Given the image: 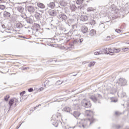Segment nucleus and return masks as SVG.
<instances>
[{
  "mask_svg": "<svg viewBox=\"0 0 129 129\" xmlns=\"http://www.w3.org/2000/svg\"><path fill=\"white\" fill-rule=\"evenodd\" d=\"M47 7L50 9H54L55 8V3L54 2H50L47 4Z\"/></svg>",
  "mask_w": 129,
  "mask_h": 129,
  "instance_id": "a211bd4d",
  "label": "nucleus"
},
{
  "mask_svg": "<svg viewBox=\"0 0 129 129\" xmlns=\"http://www.w3.org/2000/svg\"><path fill=\"white\" fill-rule=\"evenodd\" d=\"M118 83L120 86H125V85H126V83H127V82L125 79L120 78L119 79Z\"/></svg>",
  "mask_w": 129,
  "mask_h": 129,
  "instance_id": "20e7f679",
  "label": "nucleus"
},
{
  "mask_svg": "<svg viewBox=\"0 0 129 129\" xmlns=\"http://www.w3.org/2000/svg\"><path fill=\"white\" fill-rule=\"evenodd\" d=\"M3 29H5L6 28V26L5 25H2Z\"/></svg>",
  "mask_w": 129,
  "mask_h": 129,
  "instance_id": "5fc2aeb1",
  "label": "nucleus"
},
{
  "mask_svg": "<svg viewBox=\"0 0 129 129\" xmlns=\"http://www.w3.org/2000/svg\"><path fill=\"white\" fill-rule=\"evenodd\" d=\"M35 19L36 20H40L41 19V17L42 16L41 15V14L39 13V12H37L36 14H35Z\"/></svg>",
  "mask_w": 129,
  "mask_h": 129,
  "instance_id": "6ab92c4d",
  "label": "nucleus"
},
{
  "mask_svg": "<svg viewBox=\"0 0 129 129\" xmlns=\"http://www.w3.org/2000/svg\"><path fill=\"white\" fill-rule=\"evenodd\" d=\"M85 114L87 116H92L94 113H93V112L91 110H86L85 112Z\"/></svg>",
  "mask_w": 129,
  "mask_h": 129,
  "instance_id": "9b49d317",
  "label": "nucleus"
},
{
  "mask_svg": "<svg viewBox=\"0 0 129 129\" xmlns=\"http://www.w3.org/2000/svg\"><path fill=\"white\" fill-rule=\"evenodd\" d=\"M95 121H96V120L94 118H92L91 119H84L79 122L78 125L79 127L86 128V127L90 126V125H91V124L94 122H95Z\"/></svg>",
  "mask_w": 129,
  "mask_h": 129,
  "instance_id": "f257e3e1",
  "label": "nucleus"
},
{
  "mask_svg": "<svg viewBox=\"0 0 129 129\" xmlns=\"http://www.w3.org/2000/svg\"><path fill=\"white\" fill-rule=\"evenodd\" d=\"M40 91H42L44 90V88L41 87L40 88Z\"/></svg>",
  "mask_w": 129,
  "mask_h": 129,
  "instance_id": "6e6d98bb",
  "label": "nucleus"
},
{
  "mask_svg": "<svg viewBox=\"0 0 129 129\" xmlns=\"http://www.w3.org/2000/svg\"><path fill=\"white\" fill-rule=\"evenodd\" d=\"M57 18L59 19V20L62 21L67 20V16L61 12L60 13H58Z\"/></svg>",
  "mask_w": 129,
  "mask_h": 129,
  "instance_id": "7ed1b4c3",
  "label": "nucleus"
},
{
  "mask_svg": "<svg viewBox=\"0 0 129 129\" xmlns=\"http://www.w3.org/2000/svg\"><path fill=\"white\" fill-rule=\"evenodd\" d=\"M115 114H116V115H120V114H121V113L120 112L116 111L115 112Z\"/></svg>",
  "mask_w": 129,
  "mask_h": 129,
  "instance_id": "37998d69",
  "label": "nucleus"
},
{
  "mask_svg": "<svg viewBox=\"0 0 129 129\" xmlns=\"http://www.w3.org/2000/svg\"><path fill=\"white\" fill-rule=\"evenodd\" d=\"M103 51H104V52H108V53H110V52H113V48L111 49L106 48L103 49Z\"/></svg>",
  "mask_w": 129,
  "mask_h": 129,
  "instance_id": "393cba45",
  "label": "nucleus"
},
{
  "mask_svg": "<svg viewBox=\"0 0 129 129\" xmlns=\"http://www.w3.org/2000/svg\"><path fill=\"white\" fill-rule=\"evenodd\" d=\"M95 64V62L94 61H92L90 63H89L88 66L89 67H92Z\"/></svg>",
  "mask_w": 129,
  "mask_h": 129,
  "instance_id": "72a5a7b5",
  "label": "nucleus"
},
{
  "mask_svg": "<svg viewBox=\"0 0 129 129\" xmlns=\"http://www.w3.org/2000/svg\"><path fill=\"white\" fill-rule=\"evenodd\" d=\"M94 10V9H93V8H92V7H89L87 9V11L88 12H93Z\"/></svg>",
  "mask_w": 129,
  "mask_h": 129,
  "instance_id": "f704fd0d",
  "label": "nucleus"
},
{
  "mask_svg": "<svg viewBox=\"0 0 129 129\" xmlns=\"http://www.w3.org/2000/svg\"><path fill=\"white\" fill-rule=\"evenodd\" d=\"M96 24V22H95V20L94 19H91L90 21V24L92 26H94V25H95Z\"/></svg>",
  "mask_w": 129,
  "mask_h": 129,
  "instance_id": "c85d7f7f",
  "label": "nucleus"
},
{
  "mask_svg": "<svg viewBox=\"0 0 129 129\" xmlns=\"http://www.w3.org/2000/svg\"><path fill=\"white\" fill-rule=\"evenodd\" d=\"M125 129H129V127L127 126V127H126V128Z\"/></svg>",
  "mask_w": 129,
  "mask_h": 129,
  "instance_id": "680f3d73",
  "label": "nucleus"
},
{
  "mask_svg": "<svg viewBox=\"0 0 129 129\" xmlns=\"http://www.w3.org/2000/svg\"><path fill=\"white\" fill-rule=\"evenodd\" d=\"M116 127H117V128H120V127H121V126L120 125H117L116 126Z\"/></svg>",
  "mask_w": 129,
  "mask_h": 129,
  "instance_id": "864d4df0",
  "label": "nucleus"
},
{
  "mask_svg": "<svg viewBox=\"0 0 129 129\" xmlns=\"http://www.w3.org/2000/svg\"><path fill=\"white\" fill-rule=\"evenodd\" d=\"M4 18H10L11 17V13L5 11L4 13Z\"/></svg>",
  "mask_w": 129,
  "mask_h": 129,
  "instance_id": "412c9836",
  "label": "nucleus"
},
{
  "mask_svg": "<svg viewBox=\"0 0 129 129\" xmlns=\"http://www.w3.org/2000/svg\"><path fill=\"white\" fill-rule=\"evenodd\" d=\"M4 9H6L5 5H0V10H4Z\"/></svg>",
  "mask_w": 129,
  "mask_h": 129,
  "instance_id": "79ce46f5",
  "label": "nucleus"
},
{
  "mask_svg": "<svg viewBox=\"0 0 129 129\" xmlns=\"http://www.w3.org/2000/svg\"><path fill=\"white\" fill-rule=\"evenodd\" d=\"M72 26V29H77V24H73Z\"/></svg>",
  "mask_w": 129,
  "mask_h": 129,
  "instance_id": "ea45409f",
  "label": "nucleus"
},
{
  "mask_svg": "<svg viewBox=\"0 0 129 129\" xmlns=\"http://www.w3.org/2000/svg\"><path fill=\"white\" fill-rule=\"evenodd\" d=\"M107 90L110 92V93H112L113 91H114V89L113 88V87H111L109 86H107Z\"/></svg>",
  "mask_w": 129,
  "mask_h": 129,
  "instance_id": "2eb2a0df",
  "label": "nucleus"
},
{
  "mask_svg": "<svg viewBox=\"0 0 129 129\" xmlns=\"http://www.w3.org/2000/svg\"><path fill=\"white\" fill-rule=\"evenodd\" d=\"M16 27L18 29H22V28H23V24H22V23H21L20 22L17 23L16 24Z\"/></svg>",
  "mask_w": 129,
  "mask_h": 129,
  "instance_id": "a878e982",
  "label": "nucleus"
},
{
  "mask_svg": "<svg viewBox=\"0 0 129 129\" xmlns=\"http://www.w3.org/2000/svg\"><path fill=\"white\" fill-rule=\"evenodd\" d=\"M78 42V41L77 39H75V40H74L73 42V44H72L71 45V47H69L67 48V50H68L69 51H71V49L73 48V47L74 46V45H76V44H77Z\"/></svg>",
  "mask_w": 129,
  "mask_h": 129,
  "instance_id": "9d476101",
  "label": "nucleus"
},
{
  "mask_svg": "<svg viewBox=\"0 0 129 129\" xmlns=\"http://www.w3.org/2000/svg\"><path fill=\"white\" fill-rule=\"evenodd\" d=\"M27 10L28 11L30 14H32L33 13L35 12V7L31 6H29L27 7Z\"/></svg>",
  "mask_w": 129,
  "mask_h": 129,
  "instance_id": "423d86ee",
  "label": "nucleus"
},
{
  "mask_svg": "<svg viewBox=\"0 0 129 129\" xmlns=\"http://www.w3.org/2000/svg\"><path fill=\"white\" fill-rule=\"evenodd\" d=\"M89 35L91 37H93V36H95L96 35V31L94 29L91 30L89 32Z\"/></svg>",
  "mask_w": 129,
  "mask_h": 129,
  "instance_id": "f8f14e48",
  "label": "nucleus"
},
{
  "mask_svg": "<svg viewBox=\"0 0 129 129\" xmlns=\"http://www.w3.org/2000/svg\"><path fill=\"white\" fill-rule=\"evenodd\" d=\"M25 93H26V91H23V92L20 93V95H21V96H23Z\"/></svg>",
  "mask_w": 129,
  "mask_h": 129,
  "instance_id": "c03bdc74",
  "label": "nucleus"
},
{
  "mask_svg": "<svg viewBox=\"0 0 129 129\" xmlns=\"http://www.w3.org/2000/svg\"><path fill=\"white\" fill-rule=\"evenodd\" d=\"M37 6L38 8H40V9H45V5L43 3H37Z\"/></svg>",
  "mask_w": 129,
  "mask_h": 129,
  "instance_id": "4be33fe9",
  "label": "nucleus"
},
{
  "mask_svg": "<svg viewBox=\"0 0 129 129\" xmlns=\"http://www.w3.org/2000/svg\"><path fill=\"white\" fill-rule=\"evenodd\" d=\"M73 75V76H76V75H77V74H74V75Z\"/></svg>",
  "mask_w": 129,
  "mask_h": 129,
  "instance_id": "e2e57ef3",
  "label": "nucleus"
},
{
  "mask_svg": "<svg viewBox=\"0 0 129 129\" xmlns=\"http://www.w3.org/2000/svg\"><path fill=\"white\" fill-rule=\"evenodd\" d=\"M73 115L76 118H78L79 116H80V113L77 111H75L73 112Z\"/></svg>",
  "mask_w": 129,
  "mask_h": 129,
  "instance_id": "f3484780",
  "label": "nucleus"
},
{
  "mask_svg": "<svg viewBox=\"0 0 129 129\" xmlns=\"http://www.w3.org/2000/svg\"><path fill=\"white\" fill-rule=\"evenodd\" d=\"M26 69H27V68H24V70H26Z\"/></svg>",
  "mask_w": 129,
  "mask_h": 129,
  "instance_id": "338daca9",
  "label": "nucleus"
},
{
  "mask_svg": "<svg viewBox=\"0 0 129 129\" xmlns=\"http://www.w3.org/2000/svg\"><path fill=\"white\" fill-rule=\"evenodd\" d=\"M81 105L84 107H86L87 108H88L89 107H91V103H90V101L86 100V99H84L81 101Z\"/></svg>",
  "mask_w": 129,
  "mask_h": 129,
  "instance_id": "f03ea898",
  "label": "nucleus"
},
{
  "mask_svg": "<svg viewBox=\"0 0 129 129\" xmlns=\"http://www.w3.org/2000/svg\"><path fill=\"white\" fill-rule=\"evenodd\" d=\"M14 101L15 102H16L15 105L17 104V103H18V102H19V101L17 99H15V100H14Z\"/></svg>",
  "mask_w": 129,
  "mask_h": 129,
  "instance_id": "8fccbe9b",
  "label": "nucleus"
},
{
  "mask_svg": "<svg viewBox=\"0 0 129 129\" xmlns=\"http://www.w3.org/2000/svg\"><path fill=\"white\" fill-rule=\"evenodd\" d=\"M115 31L116 33H118V34H120V33L121 32V30L118 29H116L115 30Z\"/></svg>",
  "mask_w": 129,
  "mask_h": 129,
  "instance_id": "a19ab883",
  "label": "nucleus"
},
{
  "mask_svg": "<svg viewBox=\"0 0 129 129\" xmlns=\"http://www.w3.org/2000/svg\"><path fill=\"white\" fill-rule=\"evenodd\" d=\"M26 21L28 24H33V23H34V20L30 17H27L26 18Z\"/></svg>",
  "mask_w": 129,
  "mask_h": 129,
  "instance_id": "4468645a",
  "label": "nucleus"
},
{
  "mask_svg": "<svg viewBox=\"0 0 129 129\" xmlns=\"http://www.w3.org/2000/svg\"><path fill=\"white\" fill-rule=\"evenodd\" d=\"M81 31L83 34H86L88 32V28L85 26H82L81 27Z\"/></svg>",
  "mask_w": 129,
  "mask_h": 129,
  "instance_id": "0eeeda50",
  "label": "nucleus"
},
{
  "mask_svg": "<svg viewBox=\"0 0 129 129\" xmlns=\"http://www.w3.org/2000/svg\"><path fill=\"white\" fill-rule=\"evenodd\" d=\"M128 110H129V104H127Z\"/></svg>",
  "mask_w": 129,
  "mask_h": 129,
  "instance_id": "bf43d9fd",
  "label": "nucleus"
},
{
  "mask_svg": "<svg viewBox=\"0 0 129 129\" xmlns=\"http://www.w3.org/2000/svg\"><path fill=\"white\" fill-rule=\"evenodd\" d=\"M120 97H121V98H123V97H126V93H125L124 92H122L120 94Z\"/></svg>",
  "mask_w": 129,
  "mask_h": 129,
  "instance_id": "7c9ffc66",
  "label": "nucleus"
},
{
  "mask_svg": "<svg viewBox=\"0 0 129 129\" xmlns=\"http://www.w3.org/2000/svg\"><path fill=\"white\" fill-rule=\"evenodd\" d=\"M33 26L34 29L36 30V32H38L39 31V29H40V25L37 23H34Z\"/></svg>",
  "mask_w": 129,
  "mask_h": 129,
  "instance_id": "dca6fc26",
  "label": "nucleus"
},
{
  "mask_svg": "<svg viewBox=\"0 0 129 129\" xmlns=\"http://www.w3.org/2000/svg\"><path fill=\"white\" fill-rule=\"evenodd\" d=\"M52 83H51V82L49 81V80H46L44 82V87H46V86H50Z\"/></svg>",
  "mask_w": 129,
  "mask_h": 129,
  "instance_id": "ddd939ff",
  "label": "nucleus"
},
{
  "mask_svg": "<svg viewBox=\"0 0 129 129\" xmlns=\"http://www.w3.org/2000/svg\"><path fill=\"white\" fill-rule=\"evenodd\" d=\"M73 75V76H76V75H77V74H74V75Z\"/></svg>",
  "mask_w": 129,
  "mask_h": 129,
  "instance_id": "0e129e2a",
  "label": "nucleus"
},
{
  "mask_svg": "<svg viewBox=\"0 0 129 129\" xmlns=\"http://www.w3.org/2000/svg\"><path fill=\"white\" fill-rule=\"evenodd\" d=\"M96 96H98V97H99V98H102V96H101L100 94H98Z\"/></svg>",
  "mask_w": 129,
  "mask_h": 129,
  "instance_id": "de8ad7c7",
  "label": "nucleus"
},
{
  "mask_svg": "<svg viewBox=\"0 0 129 129\" xmlns=\"http://www.w3.org/2000/svg\"><path fill=\"white\" fill-rule=\"evenodd\" d=\"M113 52H114V53H119V52H120V49H115V48H114L113 50Z\"/></svg>",
  "mask_w": 129,
  "mask_h": 129,
  "instance_id": "473e14b6",
  "label": "nucleus"
},
{
  "mask_svg": "<svg viewBox=\"0 0 129 129\" xmlns=\"http://www.w3.org/2000/svg\"><path fill=\"white\" fill-rule=\"evenodd\" d=\"M82 42H83V38H81L78 41V45H81L82 44Z\"/></svg>",
  "mask_w": 129,
  "mask_h": 129,
  "instance_id": "c9c22d12",
  "label": "nucleus"
},
{
  "mask_svg": "<svg viewBox=\"0 0 129 129\" xmlns=\"http://www.w3.org/2000/svg\"><path fill=\"white\" fill-rule=\"evenodd\" d=\"M17 11L19 12V13H23L24 12V7L22 6H18L17 7Z\"/></svg>",
  "mask_w": 129,
  "mask_h": 129,
  "instance_id": "b1692460",
  "label": "nucleus"
},
{
  "mask_svg": "<svg viewBox=\"0 0 129 129\" xmlns=\"http://www.w3.org/2000/svg\"><path fill=\"white\" fill-rule=\"evenodd\" d=\"M62 81H57L56 82L55 84H56V85H60V84H62Z\"/></svg>",
  "mask_w": 129,
  "mask_h": 129,
  "instance_id": "58836bf2",
  "label": "nucleus"
},
{
  "mask_svg": "<svg viewBox=\"0 0 129 129\" xmlns=\"http://www.w3.org/2000/svg\"><path fill=\"white\" fill-rule=\"evenodd\" d=\"M127 44L128 45H129V41H128V42H127Z\"/></svg>",
  "mask_w": 129,
  "mask_h": 129,
  "instance_id": "69168bd1",
  "label": "nucleus"
},
{
  "mask_svg": "<svg viewBox=\"0 0 129 129\" xmlns=\"http://www.w3.org/2000/svg\"><path fill=\"white\" fill-rule=\"evenodd\" d=\"M123 51H124V52H126V51H127V50H128V48H124L122 49Z\"/></svg>",
  "mask_w": 129,
  "mask_h": 129,
  "instance_id": "49530a36",
  "label": "nucleus"
},
{
  "mask_svg": "<svg viewBox=\"0 0 129 129\" xmlns=\"http://www.w3.org/2000/svg\"><path fill=\"white\" fill-rule=\"evenodd\" d=\"M60 115H61V114L60 113H57V115H56V117H58V116H60Z\"/></svg>",
  "mask_w": 129,
  "mask_h": 129,
  "instance_id": "603ef678",
  "label": "nucleus"
},
{
  "mask_svg": "<svg viewBox=\"0 0 129 129\" xmlns=\"http://www.w3.org/2000/svg\"><path fill=\"white\" fill-rule=\"evenodd\" d=\"M29 92H32L33 91V88L28 89Z\"/></svg>",
  "mask_w": 129,
  "mask_h": 129,
  "instance_id": "09e8293b",
  "label": "nucleus"
},
{
  "mask_svg": "<svg viewBox=\"0 0 129 129\" xmlns=\"http://www.w3.org/2000/svg\"><path fill=\"white\" fill-rule=\"evenodd\" d=\"M58 11L56 10H50L49 11V14L50 16H51L52 17H55L57 16V14H58Z\"/></svg>",
  "mask_w": 129,
  "mask_h": 129,
  "instance_id": "39448f33",
  "label": "nucleus"
},
{
  "mask_svg": "<svg viewBox=\"0 0 129 129\" xmlns=\"http://www.w3.org/2000/svg\"><path fill=\"white\" fill-rule=\"evenodd\" d=\"M83 3V0H78L77 1V5H81Z\"/></svg>",
  "mask_w": 129,
  "mask_h": 129,
  "instance_id": "4c0bfd02",
  "label": "nucleus"
},
{
  "mask_svg": "<svg viewBox=\"0 0 129 129\" xmlns=\"http://www.w3.org/2000/svg\"><path fill=\"white\" fill-rule=\"evenodd\" d=\"M113 102H116V100H114L112 101Z\"/></svg>",
  "mask_w": 129,
  "mask_h": 129,
  "instance_id": "052dcab7",
  "label": "nucleus"
},
{
  "mask_svg": "<svg viewBox=\"0 0 129 129\" xmlns=\"http://www.w3.org/2000/svg\"><path fill=\"white\" fill-rule=\"evenodd\" d=\"M80 20L82 22H86V21L88 20V16L86 15H82L80 17Z\"/></svg>",
  "mask_w": 129,
  "mask_h": 129,
  "instance_id": "6e6552de",
  "label": "nucleus"
},
{
  "mask_svg": "<svg viewBox=\"0 0 129 129\" xmlns=\"http://www.w3.org/2000/svg\"><path fill=\"white\" fill-rule=\"evenodd\" d=\"M14 102H15V100L14 99H11L10 100L9 102V104L10 107L13 106V104H14Z\"/></svg>",
  "mask_w": 129,
  "mask_h": 129,
  "instance_id": "cd10ccee",
  "label": "nucleus"
},
{
  "mask_svg": "<svg viewBox=\"0 0 129 129\" xmlns=\"http://www.w3.org/2000/svg\"><path fill=\"white\" fill-rule=\"evenodd\" d=\"M10 95H6L4 98L5 101H8L9 100V99L10 98Z\"/></svg>",
  "mask_w": 129,
  "mask_h": 129,
  "instance_id": "e433bc0d",
  "label": "nucleus"
},
{
  "mask_svg": "<svg viewBox=\"0 0 129 129\" xmlns=\"http://www.w3.org/2000/svg\"><path fill=\"white\" fill-rule=\"evenodd\" d=\"M73 23H74V19H69L68 20V24L69 26H70V25H72Z\"/></svg>",
  "mask_w": 129,
  "mask_h": 129,
  "instance_id": "2f4dec72",
  "label": "nucleus"
},
{
  "mask_svg": "<svg viewBox=\"0 0 129 129\" xmlns=\"http://www.w3.org/2000/svg\"><path fill=\"white\" fill-rule=\"evenodd\" d=\"M103 54H108L107 51H104L103 49H102L101 51H95L94 52V55H102Z\"/></svg>",
  "mask_w": 129,
  "mask_h": 129,
  "instance_id": "1a4fd4ad",
  "label": "nucleus"
},
{
  "mask_svg": "<svg viewBox=\"0 0 129 129\" xmlns=\"http://www.w3.org/2000/svg\"><path fill=\"white\" fill-rule=\"evenodd\" d=\"M75 127H70L68 129H74Z\"/></svg>",
  "mask_w": 129,
  "mask_h": 129,
  "instance_id": "13d9d810",
  "label": "nucleus"
},
{
  "mask_svg": "<svg viewBox=\"0 0 129 129\" xmlns=\"http://www.w3.org/2000/svg\"><path fill=\"white\" fill-rule=\"evenodd\" d=\"M38 106H41V104H39L38 106H36L34 107L35 109H36V108L38 107Z\"/></svg>",
  "mask_w": 129,
  "mask_h": 129,
  "instance_id": "4d7b16f0",
  "label": "nucleus"
},
{
  "mask_svg": "<svg viewBox=\"0 0 129 129\" xmlns=\"http://www.w3.org/2000/svg\"><path fill=\"white\" fill-rule=\"evenodd\" d=\"M79 9L80 10H82V9H84V7H83V6H80L79 7Z\"/></svg>",
  "mask_w": 129,
  "mask_h": 129,
  "instance_id": "3c124183",
  "label": "nucleus"
},
{
  "mask_svg": "<svg viewBox=\"0 0 129 129\" xmlns=\"http://www.w3.org/2000/svg\"><path fill=\"white\" fill-rule=\"evenodd\" d=\"M63 111H64V112H71V108H70V107H65L63 109Z\"/></svg>",
  "mask_w": 129,
  "mask_h": 129,
  "instance_id": "5701e85b",
  "label": "nucleus"
},
{
  "mask_svg": "<svg viewBox=\"0 0 129 129\" xmlns=\"http://www.w3.org/2000/svg\"><path fill=\"white\" fill-rule=\"evenodd\" d=\"M40 12H41V13H43V11H40Z\"/></svg>",
  "mask_w": 129,
  "mask_h": 129,
  "instance_id": "774afa93",
  "label": "nucleus"
},
{
  "mask_svg": "<svg viewBox=\"0 0 129 129\" xmlns=\"http://www.w3.org/2000/svg\"><path fill=\"white\" fill-rule=\"evenodd\" d=\"M107 53H108V54H109V55H113V53H114V52H113V51H111L110 52H107Z\"/></svg>",
  "mask_w": 129,
  "mask_h": 129,
  "instance_id": "a18cd8bd",
  "label": "nucleus"
},
{
  "mask_svg": "<svg viewBox=\"0 0 129 129\" xmlns=\"http://www.w3.org/2000/svg\"><path fill=\"white\" fill-rule=\"evenodd\" d=\"M99 28L101 29V30H103V29L105 28V26L104 25V24L101 23L99 25Z\"/></svg>",
  "mask_w": 129,
  "mask_h": 129,
  "instance_id": "c756f323",
  "label": "nucleus"
},
{
  "mask_svg": "<svg viewBox=\"0 0 129 129\" xmlns=\"http://www.w3.org/2000/svg\"><path fill=\"white\" fill-rule=\"evenodd\" d=\"M89 98H90V99H91V100H92V101H93V102H96V101H97V98L94 95L91 96L89 97Z\"/></svg>",
  "mask_w": 129,
  "mask_h": 129,
  "instance_id": "aec40b11",
  "label": "nucleus"
},
{
  "mask_svg": "<svg viewBox=\"0 0 129 129\" xmlns=\"http://www.w3.org/2000/svg\"><path fill=\"white\" fill-rule=\"evenodd\" d=\"M59 5L61 7H65L66 6H67V3H66L65 1H62L59 2Z\"/></svg>",
  "mask_w": 129,
  "mask_h": 129,
  "instance_id": "bb28decb",
  "label": "nucleus"
}]
</instances>
